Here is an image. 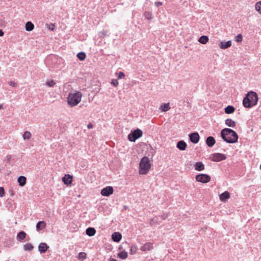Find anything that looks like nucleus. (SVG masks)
Returning a JSON list of instances; mask_svg holds the SVG:
<instances>
[{
	"instance_id": "obj_1",
	"label": "nucleus",
	"mask_w": 261,
	"mask_h": 261,
	"mask_svg": "<svg viewBox=\"0 0 261 261\" xmlns=\"http://www.w3.org/2000/svg\"><path fill=\"white\" fill-rule=\"evenodd\" d=\"M221 137L226 143L231 144L237 142L239 138L234 130L228 128H223L221 131Z\"/></svg>"
},
{
	"instance_id": "obj_2",
	"label": "nucleus",
	"mask_w": 261,
	"mask_h": 261,
	"mask_svg": "<svg viewBox=\"0 0 261 261\" xmlns=\"http://www.w3.org/2000/svg\"><path fill=\"white\" fill-rule=\"evenodd\" d=\"M258 100L257 94L254 91L248 92L244 98L243 105L245 108H251L257 105Z\"/></svg>"
},
{
	"instance_id": "obj_3",
	"label": "nucleus",
	"mask_w": 261,
	"mask_h": 261,
	"mask_svg": "<svg viewBox=\"0 0 261 261\" xmlns=\"http://www.w3.org/2000/svg\"><path fill=\"white\" fill-rule=\"evenodd\" d=\"M82 94L80 91L75 93H70L67 97V103L70 107H74L81 101Z\"/></svg>"
},
{
	"instance_id": "obj_4",
	"label": "nucleus",
	"mask_w": 261,
	"mask_h": 261,
	"mask_svg": "<svg viewBox=\"0 0 261 261\" xmlns=\"http://www.w3.org/2000/svg\"><path fill=\"white\" fill-rule=\"evenodd\" d=\"M150 167L151 164L149 158L146 156L143 157L139 164L140 174H147Z\"/></svg>"
},
{
	"instance_id": "obj_5",
	"label": "nucleus",
	"mask_w": 261,
	"mask_h": 261,
	"mask_svg": "<svg viewBox=\"0 0 261 261\" xmlns=\"http://www.w3.org/2000/svg\"><path fill=\"white\" fill-rule=\"evenodd\" d=\"M143 135V132L139 128H137L128 135V139L130 142H135L136 140L141 137Z\"/></svg>"
},
{
	"instance_id": "obj_6",
	"label": "nucleus",
	"mask_w": 261,
	"mask_h": 261,
	"mask_svg": "<svg viewBox=\"0 0 261 261\" xmlns=\"http://www.w3.org/2000/svg\"><path fill=\"white\" fill-rule=\"evenodd\" d=\"M196 180L202 183H207L211 180V177L207 174H199L196 176Z\"/></svg>"
},
{
	"instance_id": "obj_7",
	"label": "nucleus",
	"mask_w": 261,
	"mask_h": 261,
	"mask_svg": "<svg viewBox=\"0 0 261 261\" xmlns=\"http://www.w3.org/2000/svg\"><path fill=\"white\" fill-rule=\"evenodd\" d=\"M226 156L224 154L221 153H214L211 154V159L214 162H220L225 160Z\"/></svg>"
},
{
	"instance_id": "obj_8",
	"label": "nucleus",
	"mask_w": 261,
	"mask_h": 261,
	"mask_svg": "<svg viewBox=\"0 0 261 261\" xmlns=\"http://www.w3.org/2000/svg\"><path fill=\"white\" fill-rule=\"evenodd\" d=\"M114 189L111 186H107L103 188L100 192L101 195L108 197L113 193Z\"/></svg>"
},
{
	"instance_id": "obj_9",
	"label": "nucleus",
	"mask_w": 261,
	"mask_h": 261,
	"mask_svg": "<svg viewBox=\"0 0 261 261\" xmlns=\"http://www.w3.org/2000/svg\"><path fill=\"white\" fill-rule=\"evenodd\" d=\"M189 137L191 142L194 144L197 143L199 141L200 137L197 132H194L189 134Z\"/></svg>"
},
{
	"instance_id": "obj_10",
	"label": "nucleus",
	"mask_w": 261,
	"mask_h": 261,
	"mask_svg": "<svg viewBox=\"0 0 261 261\" xmlns=\"http://www.w3.org/2000/svg\"><path fill=\"white\" fill-rule=\"evenodd\" d=\"M62 181L66 185L71 184L72 182V176L70 174H65V176L62 177Z\"/></svg>"
},
{
	"instance_id": "obj_11",
	"label": "nucleus",
	"mask_w": 261,
	"mask_h": 261,
	"mask_svg": "<svg viewBox=\"0 0 261 261\" xmlns=\"http://www.w3.org/2000/svg\"><path fill=\"white\" fill-rule=\"evenodd\" d=\"M205 143L208 147H212L215 145L216 141L213 137L209 136L206 138Z\"/></svg>"
},
{
	"instance_id": "obj_12",
	"label": "nucleus",
	"mask_w": 261,
	"mask_h": 261,
	"mask_svg": "<svg viewBox=\"0 0 261 261\" xmlns=\"http://www.w3.org/2000/svg\"><path fill=\"white\" fill-rule=\"evenodd\" d=\"M112 239L115 242H119L122 239V235L119 232H115L112 234Z\"/></svg>"
},
{
	"instance_id": "obj_13",
	"label": "nucleus",
	"mask_w": 261,
	"mask_h": 261,
	"mask_svg": "<svg viewBox=\"0 0 261 261\" xmlns=\"http://www.w3.org/2000/svg\"><path fill=\"white\" fill-rule=\"evenodd\" d=\"M49 248V246L45 243H41L38 246V250L41 253L45 252Z\"/></svg>"
},
{
	"instance_id": "obj_14",
	"label": "nucleus",
	"mask_w": 261,
	"mask_h": 261,
	"mask_svg": "<svg viewBox=\"0 0 261 261\" xmlns=\"http://www.w3.org/2000/svg\"><path fill=\"white\" fill-rule=\"evenodd\" d=\"M230 196L229 192L226 191L219 195V198L221 201L225 202L230 198Z\"/></svg>"
},
{
	"instance_id": "obj_15",
	"label": "nucleus",
	"mask_w": 261,
	"mask_h": 261,
	"mask_svg": "<svg viewBox=\"0 0 261 261\" xmlns=\"http://www.w3.org/2000/svg\"><path fill=\"white\" fill-rule=\"evenodd\" d=\"M187 146V143L183 140H180L177 143L176 147L180 150H185Z\"/></svg>"
},
{
	"instance_id": "obj_16",
	"label": "nucleus",
	"mask_w": 261,
	"mask_h": 261,
	"mask_svg": "<svg viewBox=\"0 0 261 261\" xmlns=\"http://www.w3.org/2000/svg\"><path fill=\"white\" fill-rule=\"evenodd\" d=\"M231 45V41L230 40L225 42V41H221L219 44V47L221 49H226L230 47Z\"/></svg>"
},
{
	"instance_id": "obj_17",
	"label": "nucleus",
	"mask_w": 261,
	"mask_h": 261,
	"mask_svg": "<svg viewBox=\"0 0 261 261\" xmlns=\"http://www.w3.org/2000/svg\"><path fill=\"white\" fill-rule=\"evenodd\" d=\"M153 248V245L150 242L146 243L141 248L142 251H149Z\"/></svg>"
},
{
	"instance_id": "obj_18",
	"label": "nucleus",
	"mask_w": 261,
	"mask_h": 261,
	"mask_svg": "<svg viewBox=\"0 0 261 261\" xmlns=\"http://www.w3.org/2000/svg\"><path fill=\"white\" fill-rule=\"evenodd\" d=\"M46 226L45 222L43 221H39L36 224V229L37 231H40L44 229Z\"/></svg>"
},
{
	"instance_id": "obj_19",
	"label": "nucleus",
	"mask_w": 261,
	"mask_h": 261,
	"mask_svg": "<svg viewBox=\"0 0 261 261\" xmlns=\"http://www.w3.org/2000/svg\"><path fill=\"white\" fill-rule=\"evenodd\" d=\"M17 181L20 187H23L26 184L27 178L24 176H20L17 179Z\"/></svg>"
},
{
	"instance_id": "obj_20",
	"label": "nucleus",
	"mask_w": 261,
	"mask_h": 261,
	"mask_svg": "<svg viewBox=\"0 0 261 261\" xmlns=\"http://www.w3.org/2000/svg\"><path fill=\"white\" fill-rule=\"evenodd\" d=\"M171 109L169 103H162L160 107V110L162 112H165L169 111Z\"/></svg>"
},
{
	"instance_id": "obj_21",
	"label": "nucleus",
	"mask_w": 261,
	"mask_h": 261,
	"mask_svg": "<svg viewBox=\"0 0 261 261\" xmlns=\"http://www.w3.org/2000/svg\"><path fill=\"white\" fill-rule=\"evenodd\" d=\"M96 233V230L93 227H88L86 230V233L89 237L94 236Z\"/></svg>"
},
{
	"instance_id": "obj_22",
	"label": "nucleus",
	"mask_w": 261,
	"mask_h": 261,
	"mask_svg": "<svg viewBox=\"0 0 261 261\" xmlns=\"http://www.w3.org/2000/svg\"><path fill=\"white\" fill-rule=\"evenodd\" d=\"M195 169L197 171H202L204 169V165L202 162H196L195 165Z\"/></svg>"
},
{
	"instance_id": "obj_23",
	"label": "nucleus",
	"mask_w": 261,
	"mask_h": 261,
	"mask_svg": "<svg viewBox=\"0 0 261 261\" xmlns=\"http://www.w3.org/2000/svg\"><path fill=\"white\" fill-rule=\"evenodd\" d=\"M128 253L125 251H122L117 254V257L121 259H125L127 258Z\"/></svg>"
},
{
	"instance_id": "obj_24",
	"label": "nucleus",
	"mask_w": 261,
	"mask_h": 261,
	"mask_svg": "<svg viewBox=\"0 0 261 261\" xmlns=\"http://www.w3.org/2000/svg\"><path fill=\"white\" fill-rule=\"evenodd\" d=\"M27 234L23 231H21L18 233L17 235V239L18 241H21L23 240L26 237Z\"/></svg>"
},
{
	"instance_id": "obj_25",
	"label": "nucleus",
	"mask_w": 261,
	"mask_h": 261,
	"mask_svg": "<svg viewBox=\"0 0 261 261\" xmlns=\"http://www.w3.org/2000/svg\"><path fill=\"white\" fill-rule=\"evenodd\" d=\"M25 30L29 32L32 31L34 28V24L31 21H28L25 25Z\"/></svg>"
},
{
	"instance_id": "obj_26",
	"label": "nucleus",
	"mask_w": 261,
	"mask_h": 261,
	"mask_svg": "<svg viewBox=\"0 0 261 261\" xmlns=\"http://www.w3.org/2000/svg\"><path fill=\"white\" fill-rule=\"evenodd\" d=\"M225 124L229 127H234L236 126V122L231 119H227L225 121Z\"/></svg>"
},
{
	"instance_id": "obj_27",
	"label": "nucleus",
	"mask_w": 261,
	"mask_h": 261,
	"mask_svg": "<svg viewBox=\"0 0 261 261\" xmlns=\"http://www.w3.org/2000/svg\"><path fill=\"white\" fill-rule=\"evenodd\" d=\"M208 37L207 36L203 35L199 38L198 41L202 44H205L208 41Z\"/></svg>"
},
{
	"instance_id": "obj_28",
	"label": "nucleus",
	"mask_w": 261,
	"mask_h": 261,
	"mask_svg": "<svg viewBox=\"0 0 261 261\" xmlns=\"http://www.w3.org/2000/svg\"><path fill=\"white\" fill-rule=\"evenodd\" d=\"M235 111L234 108L232 106H228L225 108L226 114H230L233 113Z\"/></svg>"
},
{
	"instance_id": "obj_29",
	"label": "nucleus",
	"mask_w": 261,
	"mask_h": 261,
	"mask_svg": "<svg viewBox=\"0 0 261 261\" xmlns=\"http://www.w3.org/2000/svg\"><path fill=\"white\" fill-rule=\"evenodd\" d=\"M160 222H159V218L158 217H154L150 220V225L151 226L160 224Z\"/></svg>"
},
{
	"instance_id": "obj_30",
	"label": "nucleus",
	"mask_w": 261,
	"mask_h": 261,
	"mask_svg": "<svg viewBox=\"0 0 261 261\" xmlns=\"http://www.w3.org/2000/svg\"><path fill=\"white\" fill-rule=\"evenodd\" d=\"M144 16L145 19L148 20H151L153 18L152 13L149 11H145L144 13Z\"/></svg>"
},
{
	"instance_id": "obj_31",
	"label": "nucleus",
	"mask_w": 261,
	"mask_h": 261,
	"mask_svg": "<svg viewBox=\"0 0 261 261\" xmlns=\"http://www.w3.org/2000/svg\"><path fill=\"white\" fill-rule=\"evenodd\" d=\"M86 55L84 52H80L77 55V57L80 61H84L86 58Z\"/></svg>"
},
{
	"instance_id": "obj_32",
	"label": "nucleus",
	"mask_w": 261,
	"mask_h": 261,
	"mask_svg": "<svg viewBox=\"0 0 261 261\" xmlns=\"http://www.w3.org/2000/svg\"><path fill=\"white\" fill-rule=\"evenodd\" d=\"M34 247L31 243H27L23 245V249L26 251H31L33 249Z\"/></svg>"
},
{
	"instance_id": "obj_33",
	"label": "nucleus",
	"mask_w": 261,
	"mask_h": 261,
	"mask_svg": "<svg viewBox=\"0 0 261 261\" xmlns=\"http://www.w3.org/2000/svg\"><path fill=\"white\" fill-rule=\"evenodd\" d=\"M32 134L29 131H25L23 135V138L24 140H29L31 138Z\"/></svg>"
},
{
	"instance_id": "obj_34",
	"label": "nucleus",
	"mask_w": 261,
	"mask_h": 261,
	"mask_svg": "<svg viewBox=\"0 0 261 261\" xmlns=\"http://www.w3.org/2000/svg\"><path fill=\"white\" fill-rule=\"evenodd\" d=\"M138 249L136 246L133 245H132L130 249V254H135L137 252Z\"/></svg>"
},
{
	"instance_id": "obj_35",
	"label": "nucleus",
	"mask_w": 261,
	"mask_h": 261,
	"mask_svg": "<svg viewBox=\"0 0 261 261\" xmlns=\"http://www.w3.org/2000/svg\"><path fill=\"white\" fill-rule=\"evenodd\" d=\"M255 9L259 14H261V1L256 3Z\"/></svg>"
},
{
	"instance_id": "obj_36",
	"label": "nucleus",
	"mask_w": 261,
	"mask_h": 261,
	"mask_svg": "<svg viewBox=\"0 0 261 261\" xmlns=\"http://www.w3.org/2000/svg\"><path fill=\"white\" fill-rule=\"evenodd\" d=\"M87 254L85 252H81L79 253L78 258L80 259H84L86 258Z\"/></svg>"
},
{
	"instance_id": "obj_37",
	"label": "nucleus",
	"mask_w": 261,
	"mask_h": 261,
	"mask_svg": "<svg viewBox=\"0 0 261 261\" xmlns=\"http://www.w3.org/2000/svg\"><path fill=\"white\" fill-rule=\"evenodd\" d=\"M56 84L54 80H50L46 82V85L50 87H53Z\"/></svg>"
},
{
	"instance_id": "obj_38",
	"label": "nucleus",
	"mask_w": 261,
	"mask_h": 261,
	"mask_svg": "<svg viewBox=\"0 0 261 261\" xmlns=\"http://www.w3.org/2000/svg\"><path fill=\"white\" fill-rule=\"evenodd\" d=\"M242 38H243L242 35L240 34H238L236 37L235 41L237 42H241L242 41Z\"/></svg>"
},
{
	"instance_id": "obj_39",
	"label": "nucleus",
	"mask_w": 261,
	"mask_h": 261,
	"mask_svg": "<svg viewBox=\"0 0 261 261\" xmlns=\"http://www.w3.org/2000/svg\"><path fill=\"white\" fill-rule=\"evenodd\" d=\"M124 77H125V74L123 72L120 71L118 72V79H122L124 78Z\"/></svg>"
},
{
	"instance_id": "obj_40",
	"label": "nucleus",
	"mask_w": 261,
	"mask_h": 261,
	"mask_svg": "<svg viewBox=\"0 0 261 261\" xmlns=\"http://www.w3.org/2000/svg\"><path fill=\"white\" fill-rule=\"evenodd\" d=\"M5 195V189L3 187H0V197H3Z\"/></svg>"
},
{
	"instance_id": "obj_41",
	"label": "nucleus",
	"mask_w": 261,
	"mask_h": 261,
	"mask_svg": "<svg viewBox=\"0 0 261 261\" xmlns=\"http://www.w3.org/2000/svg\"><path fill=\"white\" fill-rule=\"evenodd\" d=\"M111 83L112 85H113L114 86H115V87L117 86L119 84L117 80H116V79L112 80Z\"/></svg>"
},
{
	"instance_id": "obj_42",
	"label": "nucleus",
	"mask_w": 261,
	"mask_h": 261,
	"mask_svg": "<svg viewBox=\"0 0 261 261\" xmlns=\"http://www.w3.org/2000/svg\"><path fill=\"white\" fill-rule=\"evenodd\" d=\"M100 36L101 37H105L107 36V32L105 31H102L99 33Z\"/></svg>"
},
{
	"instance_id": "obj_43",
	"label": "nucleus",
	"mask_w": 261,
	"mask_h": 261,
	"mask_svg": "<svg viewBox=\"0 0 261 261\" xmlns=\"http://www.w3.org/2000/svg\"><path fill=\"white\" fill-rule=\"evenodd\" d=\"M12 159V155H10V154H8L6 158H5V161L7 162H9L10 161V160H11Z\"/></svg>"
},
{
	"instance_id": "obj_44",
	"label": "nucleus",
	"mask_w": 261,
	"mask_h": 261,
	"mask_svg": "<svg viewBox=\"0 0 261 261\" xmlns=\"http://www.w3.org/2000/svg\"><path fill=\"white\" fill-rule=\"evenodd\" d=\"M168 217V214H167V213H164L163 214H162L161 216V218L163 219V220H165L167 218V217Z\"/></svg>"
},
{
	"instance_id": "obj_45",
	"label": "nucleus",
	"mask_w": 261,
	"mask_h": 261,
	"mask_svg": "<svg viewBox=\"0 0 261 261\" xmlns=\"http://www.w3.org/2000/svg\"><path fill=\"white\" fill-rule=\"evenodd\" d=\"M154 5L155 6H156V7H159L161 5H162V2H155L154 3Z\"/></svg>"
},
{
	"instance_id": "obj_46",
	"label": "nucleus",
	"mask_w": 261,
	"mask_h": 261,
	"mask_svg": "<svg viewBox=\"0 0 261 261\" xmlns=\"http://www.w3.org/2000/svg\"><path fill=\"white\" fill-rule=\"evenodd\" d=\"M9 85L12 87H15L16 86V83L14 81H10L9 82Z\"/></svg>"
},
{
	"instance_id": "obj_47",
	"label": "nucleus",
	"mask_w": 261,
	"mask_h": 261,
	"mask_svg": "<svg viewBox=\"0 0 261 261\" xmlns=\"http://www.w3.org/2000/svg\"><path fill=\"white\" fill-rule=\"evenodd\" d=\"M87 127L89 129H91V128H92L93 127V124L91 123H89L87 125Z\"/></svg>"
},
{
	"instance_id": "obj_48",
	"label": "nucleus",
	"mask_w": 261,
	"mask_h": 261,
	"mask_svg": "<svg viewBox=\"0 0 261 261\" xmlns=\"http://www.w3.org/2000/svg\"><path fill=\"white\" fill-rule=\"evenodd\" d=\"M55 25L54 24H51V26H50L49 27V29L53 31L54 30Z\"/></svg>"
},
{
	"instance_id": "obj_49",
	"label": "nucleus",
	"mask_w": 261,
	"mask_h": 261,
	"mask_svg": "<svg viewBox=\"0 0 261 261\" xmlns=\"http://www.w3.org/2000/svg\"><path fill=\"white\" fill-rule=\"evenodd\" d=\"M4 35V33L3 32V30L0 29V37L3 36Z\"/></svg>"
},
{
	"instance_id": "obj_50",
	"label": "nucleus",
	"mask_w": 261,
	"mask_h": 261,
	"mask_svg": "<svg viewBox=\"0 0 261 261\" xmlns=\"http://www.w3.org/2000/svg\"><path fill=\"white\" fill-rule=\"evenodd\" d=\"M109 261H117V260L116 259H115V258H110L109 259Z\"/></svg>"
},
{
	"instance_id": "obj_51",
	"label": "nucleus",
	"mask_w": 261,
	"mask_h": 261,
	"mask_svg": "<svg viewBox=\"0 0 261 261\" xmlns=\"http://www.w3.org/2000/svg\"><path fill=\"white\" fill-rule=\"evenodd\" d=\"M3 108V105L0 104V110Z\"/></svg>"
}]
</instances>
